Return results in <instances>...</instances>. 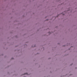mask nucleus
<instances>
[{
  "label": "nucleus",
  "instance_id": "obj_3",
  "mask_svg": "<svg viewBox=\"0 0 77 77\" xmlns=\"http://www.w3.org/2000/svg\"><path fill=\"white\" fill-rule=\"evenodd\" d=\"M24 74H27V73H25Z\"/></svg>",
  "mask_w": 77,
  "mask_h": 77
},
{
  "label": "nucleus",
  "instance_id": "obj_1",
  "mask_svg": "<svg viewBox=\"0 0 77 77\" xmlns=\"http://www.w3.org/2000/svg\"><path fill=\"white\" fill-rule=\"evenodd\" d=\"M35 46V45H32V47H34Z\"/></svg>",
  "mask_w": 77,
  "mask_h": 77
},
{
  "label": "nucleus",
  "instance_id": "obj_2",
  "mask_svg": "<svg viewBox=\"0 0 77 77\" xmlns=\"http://www.w3.org/2000/svg\"><path fill=\"white\" fill-rule=\"evenodd\" d=\"M49 34H51V32H49Z\"/></svg>",
  "mask_w": 77,
  "mask_h": 77
}]
</instances>
